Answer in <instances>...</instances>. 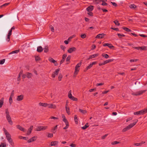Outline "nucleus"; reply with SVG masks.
Masks as SVG:
<instances>
[{"mask_svg":"<svg viewBox=\"0 0 147 147\" xmlns=\"http://www.w3.org/2000/svg\"><path fill=\"white\" fill-rule=\"evenodd\" d=\"M5 112L6 118L8 122L11 125H12L13 124V122L9 115L8 109H5Z\"/></svg>","mask_w":147,"mask_h":147,"instance_id":"f257e3e1","label":"nucleus"},{"mask_svg":"<svg viewBox=\"0 0 147 147\" xmlns=\"http://www.w3.org/2000/svg\"><path fill=\"white\" fill-rule=\"evenodd\" d=\"M138 121V120H136V121L135 122H134L133 123H131L130 125H129L128 126H127L126 127H125L123 129V132H125V131H127V130L129 129L132 128L135 125H136V124L137 122Z\"/></svg>","mask_w":147,"mask_h":147,"instance_id":"f03ea898","label":"nucleus"},{"mask_svg":"<svg viewBox=\"0 0 147 147\" xmlns=\"http://www.w3.org/2000/svg\"><path fill=\"white\" fill-rule=\"evenodd\" d=\"M138 121V120H136V121L135 122H134L133 123H131L130 125H129L128 126H127L126 127H125L123 129V132H125V131H127V130L129 129L132 128L135 125H136V124L137 122Z\"/></svg>","mask_w":147,"mask_h":147,"instance_id":"7ed1b4c3","label":"nucleus"},{"mask_svg":"<svg viewBox=\"0 0 147 147\" xmlns=\"http://www.w3.org/2000/svg\"><path fill=\"white\" fill-rule=\"evenodd\" d=\"M3 129L5 134L6 135V138L7 140L8 141L12 139L11 138V136L10 134H9V133L7 131V130L5 128H4Z\"/></svg>","mask_w":147,"mask_h":147,"instance_id":"20e7f679","label":"nucleus"},{"mask_svg":"<svg viewBox=\"0 0 147 147\" xmlns=\"http://www.w3.org/2000/svg\"><path fill=\"white\" fill-rule=\"evenodd\" d=\"M48 128L47 126H38L36 128V131H43L46 129Z\"/></svg>","mask_w":147,"mask_h":147,"instance_id":"39448f33","label":"nucleus"},{"mask_svg":"<svg viewBox=\"0 0 147 147\" xmlns=\"http://www.w3.org/2000/svg\"><path fill=\"white\" fill-rule=\"evenodd\" d=\"M146 91V90H141L138 92H133L131 94L134 96H139L142 94L143 93L145 92Z\"/></svg>","mask_w":147,"mask_h":147,"instance_id":"423d86ee","label":"nucleus"},{"mask_svg":"<svg viewBox=\"0 0 147 147\" xmlns=\"http://www.w3.org/2000/svg\"><path fill=\"white\" fill-rule=\"evenodd\" d=\"M49 61L55 64V66H57L58 65V63L56 61L54 60L53 58L51 57H49Z\"/></svg>","mask_w":147,"mask_h":147,"instance_id":"0eeeda50","label":"nucleus"},{"mask_svg":"<svg viewBox=\"0 0 147 147\" xmlns=\"http://www.w3.org/2000/svg\"><path fill=\"white\" fill-rule=\"evenodd\" d=\"M59 70L60 69H59L56 70L52 74V77L53 78H55L56 76H57L58 74Z\"/></svg>","mask_w":147,"mask_h":147,"instance_id":"6e6552de","label":"nucleus"},{"mask_svg":"<svg viewBox=\"0 0 147 147\" xmlns=\"http://www.w3.org/2000/svg\"><path fill=\"white\" fill-rule=\"evenodd\" d=\"M76 50V48L74 47H72L69 49L67 50V52L69 53H71L72 52L75 51Z\"/></svg>","mask_w":147,"mask_h":147,"instance_id":"1a4fd4ad","label":"nucleus"},{"mask_svg":"<svg viewBox=\"0 0 147 147\" xmlns=\"http://www.w3.org/2000/svg\"><path fill=\"white\" fill-rule=\"evenodd\" d=\"M47 107L49 108L55 109L56 108V106L53 104H47Z\"/></svg>","mask_w":147,"mask_h":147,"instance_id":"9d476101","label":"nucleus"},{"mask_svg":"<svg viewBox=\"0 0 147 147\" xmlns=\"http://www.w3.org/2000/svg\"><path fill=\"white\" fill-rule=\"evenodd\" d=\"M105 35V34L104 33L99 34L96 36V38H102Z\"/></svg>","mask_w":147,"mask_h":147,"instance_id":"9b49d317","label":"nucleus"},{"mask_svg":"<svg viewBox=\"0 0 147 147\" xmlns=\"http://www.w3.org/2000/svg\"><path fill=\"white\" fill-rule=\"evenodd\" d=\"M81 65V63L80 62V63H78L76 66L75 68V73H76L77 71H79V70L78 69V68L80 67Z\"/></svg>","mask_w":147,"mask_h":147,"instance_id":"f8f14e48","label":"nucleus"},{"mask_svg":"<svg viewBox=\"0 0 147 147\" xmlns=\"http://www.w3.org/2000/svg\"><path fill=\"white\" fill-rule=\"evenodd\" d=\"M12 30H10L9 31V33L7 35V40L8 42H9L10 40V36L12 34Z\"/></svg>","mask_w":147,"mask_h":147,"instance_id":"ddd939ff","label":"nucleus"},{"mask_svg":"<svg viewBox=\"0 0 147 147\" xmlns=\"http://www.w3.org/2000/svg\"><path fill=\"white\" fill-rule=\"evenodd\" d=\"M139 115H144L147 112L146 109H144L143 110H142L141 111H139Z\"/></svg>","mask_w":147,"mask_h":147,"instance_id":"4468645a","label":"nucleus"},{"mask_svg":"<svg viewBox=\"0 0 147 147\" xmlns=\"http://www.w3.org/2000/svg\"><path fill=\"white\" fill-rule=\"evenodd\" d=\"M96 62H93L92 63H91L88 66H87L86 67V70H87L90 68L93 65L95 64L96 63Z\"/></svg>","mask_w":147,"mask_h":147,"instance_id":"2eb2a0df","label":"nucleus"},{"mask_svg":"<svg viewBox=\"0 0 147 147\" xmlns=\"http://www.w3.org/2000/svg\"><path fill=\"white\" fill-rule=\"evenodd\" d=\"M16 127L17 128L21 131H23L24 132L25 131V129L22 127L21 126L19 125H16Z\"/></svg>","mask_w":147,"mask_h":147,"instance_id":"dca6fc26","label":"nucleus"},{"mask_svg":"<svg viewBox=\"0 0 147 147\" xmlns=\"http://www.w3.org/2000/svg\"><path fill=\"white\" fill-rule=\"evenodd\" d=\"M93 6L90 5L86 8V10L88 12H90L92 11L93 9Z\"/></svg>","mask_w":147,"mask_h":147,"instance_id":"f3484780","label":"nucleus"},{"mask_svg":"<svg viewBox=\"0 0 147 147\" xmlns=\"http://www.w3.org/2000/svg\"><path fill=\"white\" fill-rule=\"evenodd\" d=\"M26 77L28 79L31 78L33 76L32 74L31 73H30L28 72H26Z\"/></svg>","mask_w":147,"mask_h":147,"instance_id":"a211bd4d","label":"nucleus"},{"mask_svg":"<svg viewBox=\"0 0 147 147\" xmlns=\"http://www.w3.org/2000/svg\"><path fill=\"white\" fill-rule=\"evenodd\" d=\"M103 46L104 47L107 46L110 48H111L113 47V46L111 44L109 43H105L103 44Z\"/></svg>","mask_w":147,"mask_h":147,"instance_id":"6ab92c4d","label":"nucleus"},{"mask_svg":"<svg viewBox=\"0 0 147 147\" xmlns=\"http://www.w3.org/2000/svg\"><path fill=\"white\" fill-rule=\"evenodd\" d=\"M43 49L42 47L41 46H39L38 47L37 51L39 53L42 52L43 51Z\"/></svg>","mask_w":147,"mask_h":147,"instance_id":"aec40b11","label":"nucleus"},{"mask_svg":"<svg viewBox=\"0 0 147 147\" xmlns=\"http://www.w3.org/2000/svg\"><path fill=\"white\" fill-rule=\"evenodd\" d=\"M23 98V96L22 95H20L17 96V100L18 101H20L22 100Z\"/></svg>","mask_w":147,"mask_h":147,"instance_id":"412c9836","label":"nucleus"},{"mask_svg":"<svg viewBox=\"0 0 147 147\" xmlns=\"http://www.w3.org/2000/svg\"><path fill=\"white\" fill-rule=\"evenodd\" d=\"M58 143V141H52L51 142V146H55L57 145Z\"/></svg>","mask_w":147,"mask_h":147,"instance_id":"4be33fe9","label":"nucleus"},{"mask_svg":"<svg viewBox=\"0 0 147 147\" xmlns=\"http://www.w3.org/2000/svg\"><path fill=\"white\" fill-rule=\"evenodd\" d=\"M4 98H2L0 100V108H1L3 104Z\"/></svg>","mask_w":147,"mask_h":147,"instance_id":"5701e85b","label":"nucleus"},{"mask_svg":"<svg viewBox=\"0 0 147 147\" xmlns=\"http://www.w3.org/2000/svg\"><path fill=\"white\" fill-rule=\"evenodd\" d=\"M8 141L12 146L13 147H14V144L12 139L8 140Z\"/></svg>","mask_w":147,"mask_h":147,"instance_id":"b1692460","label":"nucleus"},{"mask_svg":"<svg viewBox=\"0 0 147 147\" xmlns=\"http://www.w3.org/2000/svg\"><path fill=\"white\" fill-rule=\"evenodd\" d=\"M39 105L40 106H41L45 107H47V103L40 102L39 103Z\"/></svg>","mask_w":147,"mask_h":147,"instance_id":"393cba45","label":"nucleus"},{"mask_svg":"<svg viewBox=\"0 0 147 147\" xmlns=\"http://www.w3.org/2000/svg\"><path fill=\"white\" fill-rule=\"evenodd\" d=\"M145 143L144 142H142L140 143H136L134 144V145L137 146H141L142 144Z\"/></svg>","mask_w":147,"mask_h":147,"instance_id":"a878e982","label":"nucleus"},{"mask_svg":"<svg viewBox=\"0 0 147 147\" xmlns=\"http://www.w3.org/2000/svg\"><path fill=\"white\" fill-rule=\"evenodd\" d=\"M79 111L83 114H84L87 113V111L86 110H82L80 109H79Z\"/></svg>","mask_w":147,"mask_h":147,"instance_id":"bb28decb","label":"nucleus"},{"mask_svg":"<svg viewBox=\"0 0 147 147\" xmlns=\"http://www.w3.org/2000/svg\"><path fill=\"white\" fill-rule=\"evenodd\" d=\"M99 55V54L98 53L97 54H95L92 55H90V56L91 57V58L92 59L94 58L95 57H97Z\"/></svg>","mask_w":147,"mask_h":147,"instance_id":"cd10ccee","label":"nucleus"},{"mask_svg":"<svg viewBox=\"0 0 147 147\" xmlns=\"http://www.w3.org/2000/svg\"><path fill=\"white\" fill-rule=\"evenodd\" d=\"M44 49L45 53L49 51L48 47L47 46H45Z\"/></svg>","mask_w":147,"mask_h":147,"instance_id":"c85d7f7f","label":"nucleus"},{"mask_svg":"<svg viewBox=\"0 0 147 147\" xmlns=\"http://www.w3.org/2000/svg\"><path fill=\"white\" fill-rule=\"evenodd\" d=\"M113 61V59H108L107 60H106L104 61V63L105 64H106V63H108L111 62L112 61Z\"/></svg>","mask_w":147,"mask_h":147,"instance_id":"c756f323","label":"nucleus"},{"mask_svg":"<svg viewBox=\"0 0 147 147\" xmlns=\"http://www.w3.org/2000/svg\"><path fill=\"white\" fill-rule=\"evenodd\" d=\"M122 28L125 31L127 32H131V30L130 29L127 28L123 27Z\"/></svg>","mask_w":147,"mask_h":147,"instance_id":"7c9ffc66","label":"nucleus"},{"mask_svg":"<svg viewBox=\"0 0 147 147\" xmlns=\"http://www.w3.org/2000/svg\"><path fill=\"white\" fill-rule=\"evenodd\" d=\"M88 123H86L84 126L82 127V129H86L87 127H88L89 126L88 125Z\"/></svg>","mask_w":147,"mask_h":147,"instance_id":"2f4dec72","label":"nucleus"},{"mask_svg":"<svg viewBox=\"0 0 147 147\" xmlns=\"http://www.w3.org/2000/svg\"><path fill=\"white\" fill-rule=\"evenodd\" d=\"M65 109H66V111L68 115H69L70 113L69 108V107H67V106H65Z\"/></svg>","mask_w":147,"mask_h":147,"instance_id":"473e14b6","label":"nucleus"},{"mask_svg":"<svg viewBox=\"0 0 147 147\" xmlns=\"http://www.w3.org/2000/svg\"><path fill=\"white\" fill-rule=\"evenodd\" d=\"M140 49L141 50H147L146 47L144 46L140 47Z\"/></svg>","mask_w":147,"mask_h":147,"instance_id":"72a5a7b5","label":"nucleus"},{"mask_svg":"<svg viewBox=\"0 0 147 147\" xmlns=\"http://www.w3.org/2000/svg\"><path fill=\"white\" fill-rule=\"evenodd\" d=\"M57 125H56L55 127H53L52 129V130L53 132L54 133H55L56 131V130L57 129Z\"/></svg>","mask_w":147,"mask_h":147,"instance_id":"f704fd0d","label":"nucleus"},{"mask_svg":"<svg viewBox=\"0 0 147 147\" xmlns=\"http://www.w3.org/2000/svg\"><path fill=\"white\" fill-rule=\"evenodd\" d=\"M129 6L130 8L133 9H134L136 7V6L134 4H131Z\"/></svg>","mask_w":147,"mask_h":147,"instance_id":"c9c22d12","label":"nucleus"},{"mask_svg":"<svg viewBox=\"0 0 147 147\" xmlns=\"http://www.w3.org/2000/svg\"><path fill=\"white\" fill-rule=\"evenodd\" d=\"M102 56L106 59H107L109 57V56L107 54H102Z\"/></svg>","mask_w":147,"mask_h":147,"instance_id":"e433bc0d","label":"nucleus"},{"mask_svg":"<svg viewBox=\"0 0 147 147\" xmlns=\"http://www.w3.org/2000/svg\"><path fill=\"white\" fill-rule=\"evenodd\" d=\"M19 138L20 139H24V140H27L28 139V137H22V136H20L19 137Z\"/></svg>","mask_w":147,"mask_h":147,"instance_id":"4c0bfd02","label":"nucleus"},{"mask_svg":"<svg viewBox=\"0 0 147 147\" xmlns=\"http://www.w3.org/2000/svg\"><path fill=\"white\" fill-rule=\"evenodd\" d=\"M71 90H70L68 92V96L69 98L70 99L71 97L72 96V94H71Z\"/></svg>","mask_w":147,"mask_h":147,"instance_id":"58836bf2","label":"nucleus"},{"mask_svg":"<svg viewBox=\"0 0 147 147\" xmlns=\"http://www.w3.org/2000/svg\"><path fill=\"white\" fill-rule=\"evenodd\" d=\"M19 51L18 50H16L14 51H12V52L10 53H9V54H11L13 53H18Z\"/></svg>","mask_w":147,"mask_h":147,"instance_id":"ea45409f","label":"nucleus"},{"mask_svg":"<svg viewBox=\"0 0 147 147\" xmlns=\"http://www.w3.org/2000/svg\"><path fill=\"white\" fill-rule=\"evenodd\" d=\"M114 22L117 26H119L120 25V24L119 23L118 21L117 20L114 21Z\"/></svg>","mask_w":147,"mask_h":147,"instance_id":"a19ab883","label":"nucleus"},{"mask_svg":"<svg viewBox=\"0 0 147 147\" xmlns=\"http://www.w3.org/2000/svg\"><path fill=\"white\" fill-rule=\"evenodd\" d=\"M63 77V76L61 74H59L58 77V80L59 81H61V79Z\"/></svg>","mask_w":147,"mask_h":147,"instance_id":"79ce46f5","label":"nucleus"},{"mask_svg":"<svg viewBox=\"0 0 147 147\" xmlns=\"http://www.w3.org/2000/svg\"><path fill=\"white\" fill-rule=\"evenodd\" d=\"M60 47L61 49L63 50L64 51H65V49H66V47L62 45H60Z\"/></svg>","mask_w":147,"mask_h":147,"instance_id":"37998d69","label":"nucleus"},{"mask_svg":"<svg viewBox=\"0 0 147 147\" xmlns=\"http://www.w3.org/2000/svg\"><path fill=\"white\" fill-rule=\"evenodd\" d=\"M70 99L74 101H77L78 100L77 98H76L73 96H72Z\"/></svg>","mask_w":147,"mask_h":147,"instance_id":"c03bdc74","label":"nucleus"},{"mask_svg":"<svg viewBox=\"0 0 147 147\" xmlns=\"http://www.w3.org/2000/svg\"><path fill=\"white\" fill-rule=\"evenodd\" d=\"M100 1V0H95L94 3L95 4H97L102 2V1Z\"/></svg>","mask_w":147,"mask_h":147,"instance_id":"a18cd8bd","label":"nucleus"},{"mask_svg":"<svg viewBox=\"0 0 147 147\" xmlns=\"http://www.w3.org/2000/svg\"><path fill=\"white\" fill-rule=\"evenodd\" d=\"M117 35L119 36V37L120 38H121V37H124L125 36V35L124 34H121L119 33L117 34Z\"/></svg>","mask_w":147,"mask_h":147,"instance_id":"49530a36","label":"nucleus"},{"mask_svg":"<svg viewBox=\"0 0 147 147\" xmlns=\"http://www.w3.org/2000/svg\"><path fill=\"white\" fill-rule=\"evenodd\" d=\"M35 60L36 61H38L40 60V58L38 56H36L35 57Z\"/></svg>","mask_w":147,"mask_h":147,"instance_id":"de8ad7c7","label":"nucleus"},{"mask_svg":"<svg viewBox=\"0 0 147 147\" xmlns=\"http://www.w3.org/2000/svg\"><path fill=\"white\" fill-rule=\"evenodd\" d=\"M119 143H120L119 142L115 141L112 142L111 143V144L112 145H115V144H119Z\"/></svg>","mask_w":147,"mask_h":147,"instance_id":"09e8293b","label":"nucleus"},{"mask_svg":"<svg viewBox=\"0 0 147 147\" xmlns=\"http://www.w3.org/2000/svg\"><path fill=\"white\" fill-rule=\"evenodd\" d=\"M12 98L13 97L10 96L9 98V103L11 105L12 102Z\"/></svg>","mask_w":147,"mask_h":147,"instance_id":"8fccbe9b","label":"nucleus"},{"mask_svg":"<svg viewBox=\"0 0 147 147\" xmlns=\"http://www.w3.org/2000/svg\"><path fill=\"white\" fill-rule=\"evenodd\" d=\"M32 130L30 129H28L27 135H30L32 132Z\"/></svg>","mask_w":147,"mask_h":147,"instance_id":"3c124183","label":"nucleus"},{"mask_svg":"<svg viewBox=\"0 0 147 147\" xmlns=\"http://www.w3.org/2000/svg\"><path fill=\"white\" fill-rule=\"evenodd\" d=\"M74 119V120L75 121V122L78 123V119H77V116L76 115H75Z\"/></svg>","mask_w":147,"mask_h":147,"instance_id":"603ef678","label":"nucleus"},{"mask_svg":"<svg viewBox=\"0 0 147 147\" xmlns=\"http://www.w3.org/2000/svg\"><path fill=\"white\" fill-rule=\"evenodd\" d=\"M63 121L65 123V124H69V123L66 119H63Z\"/></svg>","mask_w":147,"mask_h":147,"instance_id":"864d4df0","label":"nucleus"},{"mask_svg":"<svg viewBox=\"0 0 147 147\" xmlns=\"http://www.w3.org/2000/svg\"><path fill=\"white\" fill-rule=\"evenodd\" d=\"M0 147H6V145L5 144L2 143L0 145Z\"/></svg>","mask_w":147,"mask_h":147,"instance_id":"5fc2aeb1","label":"nucleus"},{"mask_svg":"<svg viewBox=\"0 0 147 147\" xmlns=\"http://www.w3.org/2000/svg\"><path fill=\"white\" fill-rule=\"evenodd\" d=\"M71 58V56L70 55L68 56L66 59V61H69Z\"/></svg>","mask_w":147,"mask_h":147,"instance_id":"6e6d98bb","label":"nucleus"},{"mask_svg":"<svg viewBox=\"0 0 147 147\" xmlns=\"http://www.w3.org/2000/svg\"><path fill=\"white\" fill-rule=\"evenodd\" d=\"M86 35L85 34H82L81 35V37L82 38H84L86 37Z\"/></svg>","mask_w":147,"mask_h":147,"instance_id":"4d7b16f0","label":"nucleus"},{"mask_svg":"<svg viewBox=\"0 0 147 147\" xmlns=\"http://www.w3.org/2000/svg\"><path fill=\"white\" fill-rule=\"evenodd\" d=\"M5 61V59H3L0 60V64H3Z\"/></svg>","mask_w":147,"mask_h":147,"instance_id":"13d9d810","label":"nucleus"},{"mask_svg":"<svg viewBox=\"0 0 147 147\" xmlns=\"http://www.w3.org/2000/svg\"><path fill=\"white\" fill-rule=\"evenodd\" d=\"M53 135L52 134L49 133L48 134L47 136L49 138H51L53 137Z\"/></svg>","mask_w":147,"mask_h":147,"instance_id":"bf43d9fd","label":"nucleus"},{"mask_svg":"<svg viewBox=\"0 0 147 147\" xmlns=\"http://www.w3.org/2000/svg\"><path fill=\"white\" fill-rule=\"evenodd\" d=\"M31 138L32 139H33V141H34L36 140L37 138V136H34Z\"/></svg>","mask_w":147,"mask_h":147,"instance_id":"052dcab7","label":"nucleus"},{"mask_svg":"<svg viewBox=\"0 0 147 147\" xmlns=\"http://www.w3.org/2000/svg\"><path fill=\"white\" fill-rule=\"evenodd\" d=\"M9 3H5L4 4L1 5L0 7H2L3 6H6L7 5H9Z\"/></svg>","mask_w":147,"mask_h":147,"instance_id":"680f3d73","label":"nucleus"},{"mask_svg":"<svg viewBox=\"0 0 147 147\" xmlns=\"http://www.w3.org/2000/svg\"><path fill=\"white\" fill-rule=\"evenodd\" d=\"M67 56V55L66 54H63L62 56V59L65 60V58H66Z\"/></svg>","mask_w":147,"mask_h":147,"instance_id":"e2e57ef3","label":"nucleus"},{"mask_svg":"<svg viewBox=\"0 0 147 147\" xmlns=\"http://www.w3.org/2000/svg\"><path fill=\"white\" fill-rule=\"evenodd\" d=\"M138 59H130L129 61L130 62H136L137 61H138Z\"/></svg>","mask_w":147,"mask_h":147,"instance_id":"0e129e2a","label":"nucleus"},{"mask_svg":"<svg viewBox=\"0 0 147 147\" xmlns=\"http://www.w3.org/2000/svg\"><path fill=\"white\" fill-rule=\"evenodd\" d=\"M14 91L13 90L12 91L11 93V94L10 96L11 97H13L14 96Z\"/></svg>","mask_w":147,"mask_h":147,"instance_id":"69168bd1","label":"nucleus"},{"mask_svg":"<svg viewBox=\"0 0 147 147\" xmlns=\"http://www.w3.org/2000/svg\"><path fill=\"white\" fill-rule=\"evenodd\" d=\"M32 142H33V139H32V138H31L27 142L28 143H30Z\"/></svg>","mask_w":147,"mask_h":147,"instance_id":"338daca9","label":"nucleus"},{"mask_svg":"<svg viewBox=\"0 0 147 147\" xmlns=\"http://www.w3.org/2000/svg\"><path fill=\"white\" fill-rule=\"evenodd\" d=\"M65 125H66V126L63 128V129H67L68 128V127H69V124H65Z\"/></svg>","mask_w":147,"mask_h":147,"instance_id":"774afa93","label":"nucleus"}]
</instances>
